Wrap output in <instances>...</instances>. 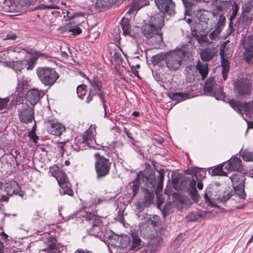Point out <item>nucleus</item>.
<instances>
[{"mask_svg": "<svg viewBox=\"0 0 253 253\" xmlns=\"http://www.w3.org/2000/svg\"><path fill=\"white\" fill-rule=\"evenodd\" d=\"M50 171L58 181L59 185L68 181L65 172L59 170V167L55 166L50 168Z\"/></svg>", "mask_w": 253, "mask_h": 253, "instance_id": "obj_20", "label": "nucleus"}, {"mask_svg": "<svg viewBox=\"0 0 253 253\" xmlns=\"http://www.w3.org/2000/svg\"><path fill=\"white\" fill-rule=\"evenodd\" d=\"M95 158V169L97 178L105 177L108 175L111 169V163L109 160L99 153L94 154Z\"/></svg>", "mask_w": 253, "mask_h": 253, "instance_id": "obj_6", "label": "nucleus"}, {"mask_svg": "<svg viewBox=\"0 0 253 253\" xmlns=\"http://www.w3.org/2000/svg\"><path fill=\"white\" fill-rule=\"evenodd\" d=\"M163 17L159 15H154L151 18L148 25L144 26L142 31L151 44L156 48H160L163 43L162 33L161 30L164 26Z\"/></svg>", "mask_w": 253, "mask_h": 253, "instance_id": "obj_2", "label": "nucleus"}, {"mask_svg": "<svg viewBox=\"0 0 253 253\" xmlns=\"http://www.w3.org/2000/svg\"><path fill=\"white\" fill-rule=\"evenodd\" d=\"M75 253H93L92 252L89 251H85L82 249H78Z\"/></svg>", "mask_w": 253, "mask_h": 253, "instance_id": "obj_64", "label": "nucleus"}, {"mask_svg": "<svg viewBox=\"0 0 253 253\" xmlns=\"http://www.w3.org/2000/svg\"><path fill=\"white\" fill-rule=\"evenodd\" d=\"M140 179L145 183V186L147 188H154L156 184V173L145 175L143 172L140 171L137 174L135 179L129 183L130 187L133 192V197L136 196L138 193Z\"/></svg>", "mask_w": 253, "mask_h": 253, "instance_id": "obj_5", "label": "nucleus"}, {"mask_svg": "<svg viewBox=\"0 0 253 253\" xmlns=\"http://www.w3.org/2000/svg\"><path fill=\"white\" fill-rule=\"evenodd\" d=\"M227 57H221V64L222 67V76L224 80H225L227 78V74L229 71V62L227 59Z\"/></svg>", "mask_w": 253, "mask_h": 253, "instance_id": "obj_34", "label": "nucleus"}, {"mask_svg": "<svg viewBox=\"0 0 253 253\" xmlns=\"http://www.w3.org/2000/svg\"><path fill=\"white\" fill-rule=\"evenodd\" d=\"M37 0H17L18 4L23 9H26L31 5H34Z\"/></svg>", "mask_w": 253, "mask_h": 253, "instance_id": "obj_39", "label": "nucleus"}, {"mask_svg": "<svg viewBox=\"0 0 253 253\" xmlns=\"http://www.w3.org/2000/svg\"><path fill=\"white\" fill-rule=\"evenodd\" d=\"M198 42L203 46H208L212 43V42L209 41L207 35H201L197 38Z\"/></svg>", "mask_w": 253, "mask_h": 253, "instance_id": "obj_38", "label": "nucleus"}, {"mask_svg": "<svg viewBox=\"0 0 253 253\" xmlns=\"http://www.w3.org/2000/svg\"><path fill=\"white\" fill-rule=\"evenodd\" d=\"M164 60H165L167 67L169 70L173 71L174 70V50L166 52H161L153 56L151 58L152 63L154 65H157Z\"/></svg>", "mask_w": 253, "mask_h": 253, "instance_id": "obj_8", "label": "nucleus"}, {"mask_svg": "<svg viewBox=\"0 0 253 253\" xmlns=\"http://www.w3.org/2000/svg\"><path fill=\"white\" fill-rule=\"evenodd\" d=\"M221 30L219 27H216L215 29L209 35V38L212 41H216L220 38L219 35Z\"/></svg>", "mask_w": 253, "mask_h": 253, "instance_id": "obj_43", "label": "nucleus"}, {"mask_svg": "<svg viewBox=\"0 0 253 253\" xmlns=\"http://www.w3.org/2000/svg\"><path fill=\"white\" fill-rule=\"evenodd\" d=\"M80 23H75V22H70L67 26V31L71 33L74 36L79 35L82 33V29L78 26Z\"/></svg>", "mask_w": 253, "mask_h": 253, "instance_id": "obj_25", "label": "nucleus"}, {"mask_svg": "<svg viewBox=\"0 0 253 253\" xmlns=\"http://www.w3.org/2000/svg\"><path fill=\"white\" fill-rule=\"evenodd\" d=\"M102 201L100 198H97V197H92L90 200L86 202V207L83 209H84L85 211V209L87 207L89 208H91L94 206H96L99 204Z\"/></svg>", "mask_w": 253, "mask_h": 253, "instance_id": "obj_45", "label": "nucleus"}, {"mask_svg": "<svg viewBox=\"0 0 253 253\" xmlns=\"http://www.w3.org/2000/svg\"><path fill=\"white\" fill-rule=\"evenodd\" d=\"M113 58L115 62L120 63L122 61L121 55L119 53L115 52L113 55Z\"/></svg>", "mask_w": 253, "mask_h": 253, "instance_id": "obj_57", "label": "nucleus"}, {"mask_svg": "<svg viewBox=\"0 0 253 253\" xmlns=\"http://www.w3.org/2000/svg\"><path fill=\"white\" fill-rule=\"evenodd\" d=\"M123 34L124 35L130 36V24L127 19H123L121 23Z\"/></svg>", "mask_w": 253, "mask_h": 253, "instance_id": "obj_35", "label": "nucleus"}, {"mask_svg": "<svg viewBox=\"0 0 253 253\" xmlns=\"http://www.w3.org/2000/svg\"><path fill=\"white\" fill-rule=\"evenodd\" d=\"M16 38V36L13 34H9L6 35V39L8 40H15Z\"/></svg>", "mask_w": 253, "mask_h": 253, "instance_id": "obj_62", "label": "nucleus"}, {"mask_svg": "<svg viewBox=\"0 0 253 253\" xmlns=\"http://www.w3.org/2000/svg\"><path fill=\"white\" fill-rule=\"evenodd\" d=\"M95 129L90 126L86 131L84 132L82 136L88 145V147H94V144L96 143L94 136Z\"/></svg>", "mask_w": 253, "mask_h": 253, "instance_id": "obj_22", "label": "nucleus"}, {"mask_svg": "<svg viewBox=\"0 0 253 253\" xmlns=\"http://www.w3.org/2000/svg\"><path fill=\"white\" fill-rule=\"evenodd\" d=\"M59 6L55 4H41L38 6L35 7L34 10L40 9H58Z\"/></svg>", "mask_w": 253, "mask_h": 253, "instance_id": "obj_49", "label": "nucleus"}, {"mask_svg": "<svg viewBox=\"0 0 253 253\" xmlns=\"http://www.w3.org/2000/svg\"><path fill=\"white\" fill-rule=\"evenodd\" d=\"M175 206L180 204L182 207L188 206L190 204V201L187 196L179 195L175 193Z\"/></svg>", "mask_w": 253, "mask_h": 253, "instance_id": "obj_30", "label": "nucleus"}, {"mask_svg": "<svg viewBox=\"0 0 253 253\" xmlns=\"http://www.w3.org/2000/svg\"><path fill=\"white\" fill-rule=\"evenodd\" d=\"M234 92L238 97H245L251 93L249 82L245 79L236 81L234 86Z\"/></svg>", "mask_w": 253, "mask_h": 253, "instance_id": "obj_14", "label": "nucleus"}, {"mask_svg": "<svg viewBox=\"0 0 253 253\" xmlns=\"http://www.w3.org/2000/svg\"><path fill=\"white\" fill-rule=\"evenodd\" d=\"M244 48L243 59L250 61L253 57V35L249 36L242 40Z\"/></svg>", "mask_w": 253, "mask_h": 253, "instance_id": "obj_15", "label": "nucleus"}, {"mask_svg": "<svg viewBox=\"0 0 253 253\" xmlns=\"http://www.w3.org/2000/svg\"><path fill=\"white\" fill-rule=\"evenodd\" d=\"M196 68L201 74L202 80H204L207 77L209 73L208 64L207 63H202L200 61H199Z\"/></svg>", "mask_w": 253, "mask_h": 253, "instance_id": "obj_29", "label": "nucleus"}, {"mask_svg": "<svg viewBox=\"0 0 253 253\" xmlns=\"http://www.w3.org/2000/svg\"><path fill=\"white\" fill-rule=\"evenodd\" d=\"M240 19L241 21L244 22L245 25H247L250 23L252 20V14H242V15L240 17Z\"/></svg>", "mask_w": 253, "mask_h": 253, "instance_id": "obj_47", "label": "nucleus"}, {"mask_svg": "<svg viewBox=\"0 0 253 253\" xmlns=\"http://www.w3.org/2000/svg\"><path fill=\"white\" fill-rule=\"evenodd\" d=\"M132 241L130 243L129 249L130 250L136 251L141 248V240L140 238L136 235H132Z\"/></svg>", "mask_w": 253, "mask_h": 253, "instance_id": "obj_33", "label": "nucleus"}, {"mask_svg": "<svg viewBox=\"0 0 253 253\" xmlns=\"http://www.w3.org/2000/svg\"><path fill=\"white\" fill-rule=\"evenodd\" d=\"M232 196V194H231L229 192H224L222 194V196H220L217 198V200L222 203L225 202L227 200L230 199V198Z\"/></svg>", "mask_w": 253, "mask_h": 253, "instance_id": "obj_50", "label": "nucleus"}, {"mask_svg": "<svg viewBox=\"0 0 253 253\" xmlns=\"http://www.w3.org/2000/svg\"><path fill=\"white\" fill-rule=\"evenodd\" d=\"M47 122L50 125L48 127V132L52 135L60 136L65 130L64 126L55 120L49 119L47 120Z\"/></svg>", "mask_w": 253, "mask_h": 253, "instance_id": "obj_18", "label": "nucleus"}, {"mask_svg": "<svg viewBox=\"0 0 253 253\" xmlns=\"http://www.w3.org/2000/svg\"><path fill=\"white\" fill-rule=\"evenodd\" d=\"M146 236L150 241L147 245L141 248L139 253H155L158 247L162 244V238L155 232L147 234Z\"/></svg>", "mask_w": 253, "mask_h": 253, "instance_id": "obj_7", "label": "nucleus"}, {"mask_svg": "<svg viewBox=\"0 0 253 253\" xmlns=\"http://www.w3.org/2000/svg\"><path fill=\"white\" fill-rule=\"evenodd\" d=\"M20 66L22 67V70L26 68L27 69V66L28 64V60L24 59L23 60L19 61Z\"/></svg>", "mask_w": 253, "mask_h": 253, "instance_id": "obj_59", "label": "nucleus"}, {"mask_svg": "<svg viewBox=\"0 0 253 253\" xmlns=\"http://www.w3.org/2000/svg\"><path fill=\"white\" fill-rule=\"evenodd\" d=\"M131 69L132 73L136 77L139 76V74L138 71L135 68V66H132L131 67Z\"/></svg>", "mask_w": 253, "mask_h": 253, "instance_id": "obj_63", "label": "nucleus"}, {"mask_svg": "<svg viewBox=\"0 0 253 253\" xmlns=\"http://www.w3.org/2000/svg\"><path fill=\"white\" fill-rule=\"evenodd\" d=\"M4 188L7 195L9 196L13 195H18L21 197L23 196V193L21 190L20 186L15 181H11L6 183Z\"/></svg>", "mask_w": 253, "mask_h": 253, "instance_id": "obj_17", "label": "nucleus"}, {"mask_svg": "<svg viewBox=\"0 0 253 253\" xmlns=\"http://www.w3.org/2000/svg\"><path fill=\"white\" fill-rule=\"evenodd\" d=\"M37 74L41 83L49 87L52 86L59 78L58 73L53 68L39 67L37 69Z\"/></svg>", "mask_w": 253, "mask_h": 253, "instance_id": "obj_4", "label": "nucleus"}, {"mask_svg": "<svg viewBox=\"0 0 253 253\" xmlns=\"http://www.w3.org/2000/svg\"><path fill=\"white\" fill-rule=\"evenodd\" d=\"M137 215L139 218V220L141 221L139 223V227L141 231H142L144 226L147 225H152L153 227H158L160 222V217L157 215L149 214L147 213H141V212L139 211V212L137 213Z\"/></svg>", "mask_w": 253, "mask_h": 253, "instance_id": "obj_10", "label": "nucleus"}, {"mask_svg": "<svg viewBox=\"0 0 253 253\" xmlns=\"http://www.w3.org/2000/svg\"><path fill=\"white\" fill-rule=\"evenodd\" d=\"M223 165H220L212 169V175L226 176V173L223 170Z\"/></svg>", "mask_w": 253, "mask_h": 253, "instance_id": "obj_42", "label": "nucleus"}, {"mask_svg": "<svg viewBox=\"0 0 253 253\" xmlns=\"http://www.w3.org/2000/svg\"><path fill=\"white\" fill-rule=\"evenodd\" d=\"M28 136L32 139L34 142H36L39 137L35 132L31 131L29 133Z\"/></svg>", "mask_w": 253, "mask_h": 253, "instance_id": "obj_58", "label": "nucleus"}, {"mask_svg": "<svg viewBox=\"0 0 253 253\" xmlns=\"http://www.w3.org/2000/svg\"><path fill=\"white\" fill-rule=\"evenodd\" d=\"M234 188L235 194L240 198L244 199L246 198V195L244 191V185H241Z\"/></svg>", "mask_w": 253, "mask_h": 253, "instance_id": "obj_44", "label": "nucleus"}, {"mask_svg": "<svg viewBox=\"0 0 253 253\" xmlns=\"http://www.w3.org/2000/svg\"><path fill=\"white\" fill-rule=\"evenodd\" d=\"M65 143L64 142H59L57 144V147L60 150L61 153H64V146Z\"/></svg>", "mask_w": 253, "mask_h": 253, "instance_id": "obj_60", "label": "nucleus"}, {"mask_svg": "<svg viewBox=\"0 0 253 253\" xmlns=\"http://www.w3.org/2000/svg\"><path fill=\"white\" fill-rule=\"evenodd\" d=\"M106 93L105 91H102L100 92H98V94L97 95L100 99V101L102 103V104H106Z\"/></svg>", "mask_w": 253, "mask_h": 253, "instance_id": "obj_55", "label": "nucleus"}, {"mask_svg": "<svg viewBox=\"0 0 253 253\" xmlns=\"http://www.w3.org/2000/svg\"><path fill=\"white\" fill-rule=\"evenodd\" d=\"M196 181L193 179L190 184L189 193L193 200L197 202L199 200L200 196L196 188Z\"/></svg>", "mask_w": 253, "mask_h": 253, "instance_id": "obj_32", "label": "nucleus"}, {"mask_svg": "<svg viewBox=\"0 0 253 253\" xmlns=\"http://www.w3.org/2000/svg\"><path fill=\"white\" fill-rule=\"evenodd\" d=\"M230 106L236 112L243 116V112L246 114L253 113V102L246 103H243L233 99H229L228 101Z\"/></svg>", "mask_w": 253, "mask_h": 253, "instance_id": "obj_13", "label": "nucleus"}, {"mask_svg": "<svg viewBox=\"0 0 253 253\" xmlns=\"http://www.w3.org/2000/svg\"><path fill=\"white\" fill-rule=\"evenodd\" d=\"M7 66L12 68L16 72H17V71H21L22 70V67L20 66L19 61L10 62Z\"/></svg>", "mask_w": 253, "mask_h": 253, "instance_id": "obj_48", "label": "nucleus"}, {"mask_svg": "<svg viewBox=\"0 0 253 253\" xmlns=\"http://www.w3.org/2000/svg\"><path fill=\"white\" fill-rule=\"evenodd\" d=\"M187 173L189 174H193L195 175L197 180H200L204 178L206 175L205 170L197 168L188 169Z\"/></svg>", "mask_w": 253, "mask_h": 253, "instance_id": "obj_27", "label": "nucleus"}, {"mask_svg": "<svg viewBox=\"0 0 253 253\" xmlns=\"http://www.w3.org/2000/svg\"><path fill=\"white\" fill-rule=\"evenodd\" d=\"M239 10V7L237 4L235 3L233 4L232 7V13L230 15V20H232L234 19L237 16L238 11Z\"/></svg>", "mask_w": 253, "mask_h": 253, "instance_id": "obj_51", "label": "nucleus"}, {"mask_svg": "<svg viewBox=\"0 0 253 253\" xmlns=\"http://www.w3.org/2000/svg\"><path fill=\"white\" fill-rule=\"evenodd\" d=\"M227 43L228 42L226 41L220 45L219 52L220 57H227L229 55V53L228 52V48L227 47Z\"/></svg>", "mask_w": 253, "mask_h": 253, "instance_id": "obj_41", "label": "nucleus"}, {"mask_svg": "<svg viewBox=\"0 0 253 253\" xmlns=\"http://www.w3.org/2000/svg\"><path fill=\"white\" fill-rule=\"evenodd\" d=\"M27 100L34 106L38 103L41 97V94L37 89H32L29 90L26 94Z\"/></svg>", "mask_w": 253, "mask_h": 253, "instance_id": "obj_23", "label": "nucleus"}, {"mask_svg": "<svg viewBox=\"0 0 253 253\" xmlns=\"http://www.w3.org/2000/svg\"><path fill=\"white\" fill-rule=\"evenodd\" d=\"M59 186L60 187L59 192L61 195L66 194L69 196L73 195L74 192L72 189L71 184L69 181L61 184Z\"/></svg>", "mask_w": 253, "mask_h": 253, "instance_id": "obj_26", "label": "nucleus"}, {"mask_svg": "<svg viewBox=\"0 0 253 253\" xmlns=\"http://www.w3.org/2000/svg\"><path fill=\"white\" fill-rule=\"evenodd\" d=\"M9 99L8 97L4 98H0V111L4 108L7 105Z\"/></svg>", "mask_w": 253, "mask_h": 253, "instance_id": "obj_54", "label": "nucleus"}, {"mask_svg": "<svg viewBox=\"0 0 253 253\" xmlns=\"http://www.w3.org/2000/svg\"><path fill=\"white\" fill-rule=\"evenodd\" d=\"M234 188L245 184V178L241 174H233L230 177Z\"/></svg>", "mask_w": 253, "mask_h": 253, "instance_id": "obj_28", "label": "nucleus"}, {"mask_svg": "<svg viewBox=\"0 0 253 253\" xmlns=\"http://www.w3.org/2000/svg\"><path fill=\"white\" fill-rule=\"evenodd\" d=\"M18 115L19 120L21 122L25 124L32 123L34 119V107L23 106L19 110Z\"/></svg>", "mask_w": 253, "mask_h": 253, "instance_id": "obj_16", "label": "nucleus"}, {"mask_svg": "<svg viewBox=\"0 0 253 253\" xmlns=\"http://www.w3.org/2000/svg\"><path fill=\"white\" fill-rule=\"evenodd\" d=\"M30 81L28 79H26L23 80H18V84L17 87L18 91L24 93L26 91L25 89L27 88L29 85Z\"/></svg>", "mask_w": 253, "mask_h": 253, "instance_id": "obj_36", "label": "nucleus"}, {"mask_svg": "<svg viewBox=\"0 0 253 253\" xmlns=\"http://www.w3.org/2000/svg\"><path fill=\"white\" fill-rule=\"evenodd\" d=\"M225 20L226 18L224 15H220L219 20L216 27H219L220 30H222L224 25Z\"/></svg>", "mask_w": 253, "mask_h": 253, "instance_id": "obj_53", "label": "nucleus"}, {"mask_svg": "<svg viewBox=\"0 0 253 253\" xmlns=\"http://www.w3.org/2000/svg\"><path fill=\"white\" fill-rule=\"evenodd\" d=\"M44 55L45 53H38L36 54V55L32 57V58L28 60L27 70H32L38 61V57L40 56H44Z\"/></svg>", "mask_w": 253, "mask_h": 253, "instance_id": "obj_37", "label": "nucleus"}, {"mask_svg": "<svg viewBox=\"0 0 253 253\" xmlns=\"http://www.w3.org/2000/svg\"><path fill=\"white\" fill-rule=\"evenodd\" d=\"M56 243V239L54 237L50 236L45 242L46 248L41 250V252H46L48 253H57Z\"/></svg>", "mask_w": 253, "mask_h": 253, "instance_id": "obj_24", "label": "nucleus"}, {"mask_svg": "<svg viewBox=\"0 0 253 253\" xmlns=\"http://www.w3.org/2000/svg\"><path fill=\"white\" fill-rule=\"evenodd\" d=\"M86 85L84 84L79 85L77 87V93L79 97L83 99L86 92Z\"/></svg>", "mask_w": 253, "mask_h": 253, "instance_id": "obj_40", "label": "nucleus"}, {"mask_svg": "<svg viewBox=\"0 0 253 253\" xmlns=\"http://www.w3.org/2000/svg\"><path fill=\"white\" fill-rule=\"evenodd\" d=\"M91 86L89 89V93L86 97V102L89 103L96 96L98 92L105 91L103 88V83L97 77H93L92 79H87Z\"/></svg>", "mask_w": 253, "mask_h": 253, "instance_id": "obj_9", "label": "nucleus"}, {"mask_svg": "<svg viewBox=\"0 0 253 253\" xmlns=\"http://www.w3.org/2000/svg\"><path fill=\"white\" fill-rule=\"evenodd\" d=\"M175 53L176 54V56H180V55H181L180 59L176 58V62H177L178 64L180 65L181 64L182 59L184 57L185 54L184 53L183 51H177L176 52H175Z\"/></svg>", "mask_w": 253, "mask_h": 253, "instance_id": "obj_56", "label": "nucleus"}, {"mask_svg": "<svg viewBox=\"0 0 253 253\" xmlns=\"http://www.w3.org/2000/svg\"><path fill=\"white\" fill-rule=\"evenodd\" d=\"M242 158L246 161H253V153L245 152L242 155Z\"/></svg>", "mask_w": 253, "mask_h": 253, "instance_id": "obj_52", "label": "nucleus"}, {"mask_svg": "<svg viewBox=\"0 0 253 253\" xmlns=\"http://www.w3.org/2000/svg\"><path fill=\"white\" fill-rule=\"evenodd\" d=\"M73 146L77 151L86 149L88 147L85 140H84L82 137H77L75 138V144Z\"/></svg>", "mask_w": 253, "mask_h": 253, "instance_id": "obj_31", "label": "nucleus"}, {"mask_svg": "<svg viewBox=\"0 0 253 253\" xmlns=\"http://www.w3.org/2000/svg\"><path fill=\"white\" fill-rule=\"evenodd\" d=\"M84 217L85 219L92 223V227L87 230L89 235L95 237L100 236L101 234L100 225L101 224L100 217L96 214L91 211H85L84 209H81L73 214L70 218Z\"/></svg>", "mask_w": 253, "mask_h": 253, "instance_id": "obj_3", "label": "nucleus"}, {"mask_svg": "<svg viewBox=\"0 0 253 253\" xmlns=\"http://www.w3.org/2000/svg\"><path fill=\"white\" fill-rule=\"evenodd\" d=\"M224 169L227 171H240L242 169V161L234 157L224 163Z\"/></svg>", "mask_w": 253, "mask_h": 253, "instance_id": "obj_19", "label": "nucleus"}, {"mask_svg": "<svg viewBox=\"0 0 253 253\" xmlns=\"http://www.w3.org/2000/svg\"><path fill=\"white\" fill-rule=\"evenodd\" d=\"M189 98V94L183 93H175V101L176 103L183 101Z\"/></svg>", "mask_w": 253, "mask_h": 253, "instance_id": "obj_46", "label": "nucleus"}, {"mask_svg": "<svg viewBox=\"0 0 253 253\" xmlns=\"http://www.w3.org/2000/svg\"><path fill=\"white\" fill-rule=\"evenodd\" d=\"M217 53V48L214 47L202 49L200 51L201 58L204 61H210L212 59Z\"/></svg>", "mask_w": 253, "mask_h": 253, "instance_id": "obj_21", "label": "nucleus"}, {"mask_svg": "<svg viewBox=\"0 0 253 253\" xmlns=\"http://www.w3.org/2000/svg\"><path fill=\"white\" fill-rule=\"evenodd\" d=\"M206 92L210 95L214 96L217 99L222 100L224 98L223 91L219 86L215 85L214 80L212 77L208 78L204 86Z\"/></svg>", "mask_w": 253, "mask_h": 253, "instance_id": "obj_11", "label": "nucleus"}, {"mask_svg": "<svg viewBox=\"0 0 253 253\" xmlns=\"http://www.w3.org/2000/svg\"><path fill=\"white\" fill-rule=\"evenodd\" d=\"M251 8L249 6L243 8L242 14H248L251 13Z\"/></svg>", "mask_w": 253, "mask_h": 253, "instance_id": "obj_61", "label": "nucleus"}, {"mask_svg": "<svg viewBox=\"0 0 253 253\" xmlns=\"http://www.w3.org/2000/svg\"><path fill=\"white\" fill-rule=\"evenodd\" d=\"M164 171L161 169L160 170H157L156 173V184L154 188H143L142 191L143 192V197L141 201L137 202L135 204L136 209L140 212H142L145 208L148 207L153 203L154 199V193L157 196L158 204H162L164 202L166 198L162 197V191L163 187V181L164 178ZM165 197L169 200L170 196H171V199L174 201V192L171 189V186L167 185L164 191Z\"/></svg>", "mask_w": 253, "mask_h": 253, "instance_id": "obj_1", "label": "nucleus"}, {"mask_svg": "<svg viewBox=\"0 0 253 253\" xmlns=\"http://www.w3.org/2000/svg\"><path fill=\"white\" fill-rule=\"evenodd\" d=\"M155 2L159 9L162 12L161 15L164 19V16H171L174 14V2L172 0H155Z\"/></svg>", "mask_w": 253, "mask_h": 253, "instance_id": "obj_12", "label": "nucleus"}]
</instances>
